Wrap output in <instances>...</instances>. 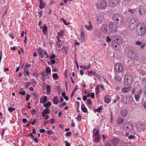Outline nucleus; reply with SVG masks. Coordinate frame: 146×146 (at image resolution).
I'll list each match as a JSON object with an SVG mask.
<instances>
[{
  "mask_svg": "<svg viewBox=\"0 0 146 146\" xmlns=\"http://www.w3.org/2000/svg\"><path fill=\"white\" fill-rule=\"evenodd\" d=\"M90 97L92 98H94L95 97V94L93 93H92L90 95Z\"/></svg>",
  "mask_w": 146,
  "mask_h": 146,
  "instance_id": "052dcab7",
  "label": "nucleus"
},
{
  "mask_svg": "<svg viewBox=\"0 0 146 146\" xmlns=\"http://www.w3.org/2000/svg\"><path fill=\"white\" fill-rule=\"evenodd\" d=\"M45 131V130L44 129H41L39 130V131L42 133H44Z\"/></svg>",
  "mask_w": 146,
  "mask_h": 146,
  "instance_id": "338daca9",
  "label": "nucleus"
},
{
  "mask_svg": "<svg viewBox=\"0 0 146 146\" xmlns=\"http://www.w3.org/2000/svg\"><path fill=\"white\" fill-rule=\"evenodd\" d=\"M38 53L39 54V56L42 58L44 56V50L42 48L39 47L37 49Z\"/></svg>",
  "mask_w": 146,
  "mask_h": 146,
  "instance_id": "4468645a",
  "label": "nucleus"
},
{
  "mask_svg": "<svg viewBox=\"0 0 146 146\" xmlns=\"http://www.w3.org/2000/svg\"><path fill=\"white\" fill-rule=\"evenodd\" d=\"M52 77L54 78L56 80H57L58 78V76L56 74H54L52 75Z\"/></svg>",
  "mask_w": 146,
  "mask_h": 146,
  "instance_id": "c03bdc74",
  "label": "nucleus"
},
{
  "mask_svg": "<svg viewBox=\"0 0 146 146\" xmlns=\"http://www.w3.org/2000/svg\"><path fill=\"white\" fill-rule=\"evenodd\" d=\"M102 29L104 32L107 33L108 31V26L106 24H103L102 25Z\"/></svg>",
  "mask_w": 146,
  "mask_h": 146,
  "instance_id": "b1692460",
  "label": "nucleus"
},
{
  "mask_svg": "<svg viewBox=\"0 0 146 146\" xmlns=\"http://www.w3.org/2000/svg\"><path fill=\"white\" fill-rule=\"evenodd\" d=\"M107 41L108 42H109L111 41V39L108 36H106Z\"/></svg>",
  "mask_w": 146,
  "mask_h": 146,
  "instance_id": "6e6d98bb",
  "label": "nucleus"
},
{
  "mask_svg": "<svg viewBox=\"0 0 146 146\" xmlns=\"http://www.w3.org/2000/svg\"><path fill=\"white\" fill-rule=\"evenodd\" d=\"M123 79L125 85L127 86L130 84L132 83L133 78L131 75L126 74L125 75Z\"/></svg>",
  "mask_w": 146,
  "mask_h": 146,
  "instance_id": "20e7f679",
  "label": "nucleus"
},
{
  "mask_svg": "<svg viewBox=\"0 0 146 146\" xmlns=\"http://www.w3.org/2000/svg\"><path fill=\"white\" fill-rule=\"evenodd\" d=\"M135 138V136L132 135H130L129 136H128V138L129 139H131L133 138Z\"/></svg>",
  "mask_w": 146,
  "mask_h": 146,
  "instance_id": "13d9d810",
  "label": "nucleus"
},
{
  "mask_svg": "<svg viewBox=\"0 0 146 146\" xmlns=\"http://www.w3.org/2000/svg\"><path fill=\"white\" fill-rule=\"evenodd\" d=\"M64 142L66 143V146H70V143L68 142L67 141H65Z\"/></svg>",
  "mask_w": 146,
  "mask_h": 146,
  "instance_id": "774afa93",
  "label": "nucleus"
},
{
  "mask_svg": "<svg viewBox=\"0 0 146 146\" xmlns=\"http://www.w3.org/2000/svg\"><path fill=\"white\" fill-rule=\"evenodd\" d=\"M64 31L63 30H61L58 33V35L57 37L59 38H62L64 35Z\"/></svg>",
  "mask_w": 146,
  "mask_h": 146,
  "instance_id": "c85d7f7f",
  "label": "nucleus"
},
{
  "mask_svg": "<svg viewBox=\"0 0 146 146\" xmlns=\"http://www.w3.org/2000/svg\"><path fill=\"white\" fill-rule=\"evenodd\" d=\"M47 31V27L46 26H44L42 29V32L44 35H46Z\"/></svg>",
  "mask_w": 146,
  "mask_h": 146,
  "instance_id": "2f4dec72",
  "label": "nucleus"
},
{
  "mask_svg": "<svg viewBox=\"0 0 146 146\" xmlns=\"http://www.w3.org/2000/svg\"><path fill=\"white\" fill-rule=\"evenodd\" d=\"M46 72L47 74H50L51 72V69L49 67H47L46 69Z\"/></svg>",
  "mask_w": 146,
  "mask_h": 146,
  "instance_id": "ea45409f",
  "label": "nucleus"
},
{
  "mask_svg": "<svg viewBox=\"0 0 146 146\" xmlns=\"http://www.w3.org/2000/svg\"><path fill=\"white\" fill-rule=\"evenodd\" d=\"M15 108L12 107H9L8 109V110L10 112H12L15 110Z\"/></svg>",
  "mask_w": 146,
  "mask_h": 146,
  "instance_id": "49530a36",
  "label": "nucleus"
},
{
  "mask_svg": "<svg viewBox=\"0 0 146 146\" xmlns=\"http://www.w3.org/2000/svg\"><path fill=\"white\" fill-rule=\"evenodd\" d=\"M81 34L80 35V38L82 41L84 40V37L85 36V33H84V30L82 29L81 30Z\"/></svg>",
  "mask_w": 146,
  "mask_h": 146,
  "instance_id": "5701e85b",
  "label": "nucleus"
},
{
  "mask_svg": "<svg viewBox=\"0 0 146 146\" xmlns=\"http://www.w3.org/2000/svg\"><path fill=\"white\" fill-rule=\"evenodd\" d=\"M141 74L144 76L145 74V72L144 70H141L140 72Z\"/></svg>",
  "mask_w": 146,
  "mask_h": 146,
  "instance_id": "680f3d73",
  "label": "nucleus"
},
{
  "mask_svg": "<svg viewBox=\"0 0 146 146\" xmlns=\"http://www.w3.org/2000/svg\"><path fill=\"white\" fill-rule=\"evenodd\" d=\"M142 44V42L139 41H138L135 42V44L136 45H140Z\"/></svg>",
  "mask_w": 146,
  "mask_h": 146,
  "instance_id": "5fc2aeb1",
  "label": "nucleus"
},
{
  "mask_svg": "<svg viewBox=\"0 0 146 146\" xmlns=\"http://www.w3.org/2000/svg\"><path fill=\"white\" fill-rule=\"evenodd\" d=\"M109 5L111 6L115 7L119 3L118 0H108Z\"/></svg>",
  "mask_w": 146,
  "mask_h": 146,
  "instance_id": "9b49d317",
  "label": "nucleus"
},
{
  "mask_svg": "<svg viewBox=\"0 0 146 146\" xmlns=\"http://www.w3.org/2000/svg\"><path fill=\"white\" fill-rule=\"evenodd\" d=\"M113 21L119 26L124 27L125 21L123 17L118 14H115L112 17Z\"/></svg>",
  "mask_w": 146,
  "mask_h": 146,
  "instance_id": "f257e3e1",
  "label": "nucleus"
},
{
  "mask_svg": "<svg viewBox=\"0 0 146 146\" xmlns=\"http://www.w3.org/2000/svg\"><path fill=\"white\" fill-rule=\"evenodd\" d=\"M58 41L56 42V43L58 48H60L62 45V43H60L61 42V40L58 37H57Z\"/></svg>",
  "mask_w": 146,
  "mask_h": 146,
  "instance_id": "393cba45",
  "label": "nucleus"
},
{
  "mask_svg": "<svg viewBox=\"0 0 146 146\" xmlns=\"http://www.w3.org/2000/svg\"><path fill=\"white\" fill-rule=\"evenodd\" d=\"M109 30L112 33H114L116 32L117 30V25L113 22H110L109 24Z\"/></svg>",
  "mask_w": 146,
  "mask_h": 146,
  "instance_id": "423d86ee",
  "label": "nucleus"
},
{
  "mask_svg": "<svg viewBox=\"0 0 146 146\" xmlns=\"http://www.w3.org/2000/svg\"><path fill=\"white\" fill-rule=\"evenodd\" d=\"M129 56L132 61H134L137 60V56L134 54V51H131L129 53Z\"/></svg>",
  "mask_w": 146,
  "mask_h": 146,
  "instance_id": "9d476101",
  "label": "nucleus"
},
{
  "mask_svg": "<svg viewBox=\"0 0 146 146\" xmlns=\"http://www.w3.org/2000/svg\"><path fill=\"white\" fill-rule=\"evenodd\" d=\"M102 106H100L97 109H95L94 111L96 113V112H101V110L102 109Z\"/></svg>",
  "mask_w": 146,
  "mask_h": 146,
  "instance_id": "7c9ffc66",
  "label": "nucleus"
},
{
  "mask_svg": "<svg viewBox=\"0 0 146 146\" xmlns=\"http://www.w3.org/2000/svg\"><path fill=\"white\" fill-rule=\"evenodd\" d=\"M104 101L106 103H108L111 101V98L109 96H105L104 97Z\"/></svg>",
  "mask_w": 146,
  "mask_h": 146,
  "instance_id": "a878e982",
  "label": "nucleus"
},
{
  "mask_svg": "<svg viewBox=\"0 0 146 146\" xmlns=\"http://www.w3.org/2000/svg\"><path fill=\"white\" fill-rule=\"evenodd\" d=\"M55 120L54 118H51L49 122L51 124H53L55 123Z\"/></svg>",
  "mask_w": 146,
  "mask_h": 146,
  "instance_id": "3c124183",
  "label": "nucleus"
},
{
  "mask_svg": "<svg viewBox=\"0 0 146 146\" xmlns=\"http://www.w3.org/2000/svg\"><path fill=\"white\" fill-rule=\"evenodd\" d=\"M111 143L114 145L118 144L119 142V140L117 138H114L112 139L111 141Z\"/></svg>",
  "mask_w": 146,
  "mask_h": 146,
  "instance_id": "f3484780",
  "label": "nucleus"
},
{
  "mask_svg": "<svg viewBox=\"0 0 146 146\" xmlns=\"http://www.w3.org/2000/svg\"><path fill=\"white\" fill-rule=\"evenodd\" d=\"M121 77L120 76L116 75L115 76V80L117 81H119L121 80Z\"/></svg>",
  "mask_w": 146,
  "mask_h": 146,
  "instance_id": "c9c22d12",
  "label": "nucleus"
},
{
  "mask_svg": "<svg viewBox=\"0 0 146 146\" xmlns=\"http://www.w3.org/2000/svg\"><path fill=\"white\" fill-rule=\"evenodd\" d=\"M137 19L135 18L131 19L129 21V27L133 28L135 26H138L137 24Z\"/></svg>",
  "mask_w": 146,
  "mask_h": 146,
  "instance_id": "0eeeda50",
  "label": "nucleus"
},
{
  "mask_svg": "<svg viewBox=\"0 0 146 146\" xmlns=\"http://www.w3.org/2000/svg\"><path fill=\"white\" fill-rule=\"evenodd\" d=\"M49 113V109L46 108L43 111L42 113V116L43 117H44L46 114H48Z\"/></svg>",
  "mask_w": 146,
  "mask_h": 146,
  "instance_id": "412c9836",
  "label": "nucleus"
},
{
  "mask_svg": "<svg viewBox=\"0 0 146 146\" xmlns=\"http://www.w3.org/2000/svg\"><path fill=\"white\" fill-rule=\"evenodd\" d=\"M51 103L50 102L48 101V102L44 104V106L46 108L49 107V106H51Z\"/></svg>",
  "mask_w": 146,
  "mask_h": 146,
  "instance_id": "72a5a7b5",
  "label": "nucleus"
},
{
  "mask_svg": "<svg viewBox=\"0 0 146 146\" xmlns=\"http://www.w3.org/2000/svg\"><path fill=\"white\" fill-rule=\"evenodd\" d=\"M136 11V9H131L129 8L128 9V11L131 14L134 13Z\"/></svg>",
  "mask_w": 146,
  "mask_h": 146,
  "instance_id": "4c0bfd02",
  "label": "nucleus"
},
{
  "mask_svg": "<svg viewBox=\"0 0 146 146\" xmlns=\"http://www.w3.org/2000/svg\"><path fill=\"white\" fill-rule=\"evenodd\" d=\"M41 79L42 80L44 81L46 80V75L45 74L44 72V71H42V73H41Z\"/></svg>",
  "mask_w": 146,
  "mask_h": 146,
  "instance_id": "c756f323",
  "label": "nucleus"
},
{
  "mask_svg": "<svg viewBox=\"0 0 146 146\" xmlns=\"http://www.w3.org/2000/svg\"><path fill=\"white\" fill-rule=\"evenodd\" d=\"M24 74L25 76L28 75L29 74V72L27 70H25L24 72Z\"/></svg>",
  "mask_w": 146,
  "mask_h": 146,
  "instance_id": "8fccbe9b",
  "label": "nucleus"
},
{
  "mask_svg": "<svg viewBox=\"0 0 146 146\" xmlns=\"http://www.w3.org/2000/svg\"><path fill=\"white\" fill-rule=\"evenodd\" d=\"M81 110L84 113H86L87 111V109L86 107H82Z\"/></svg>",
  "mask_w": 146,
  "mask_h": 146,
  "instance_id": "37998d69",
  "label": "nucleus"
},
{
  "mask_svg": "<svg viewBox=\"0 0 146 146\" xmlns=\"http://www.w3.org/2000/svg\"><path fill=\"white\" fill-rule=\"evenodd\" d=\"M31 67V64H29L28 63H27L26 64L24 68V70H27L28 68H30Z\"/></svg>",
  "mask_w": 146,
  "mask_h": 146,
  "instance_id": "58836bf2",
  "label": "nucleus"
},
{
  "mask_svg": "<svg viewBox=\"0 0 146 146\" xmlns=\"http://www.w3.org/2000/svg\"><path fill=\"white\" fill-rule=\"evenodd\" d=\"M61 21H62L63 23H64V24L65 25H68V24H67L66 22V21L63 18H61Z\"/></svg>",
  "mask_w": 146,
  "mask_h": 146,
  "instance_id": "bf43d9fd",
  "label": "nucleus"
},
{
  "mask_svg": "<svg viewBox=\"0 0 146 146\" xmlns=\"http://www.w3.org/2000/svg\"><path fill=\"white\" fill-rule=\"evenodd\" d=\"M122 128L125 131L130 132L132 130L133 128L132 125L130 123L126 122L123 124Z\"/></svg>",
  "mask_w": 146,
  "mask_h": 146,
  "instance_id": "39448f33",
  "label": "nucleus"
},
{
  "mask_svg": "<svg viewBox=\"0 0 146 146\" xmlns=\"http://www.w3.org/2000/svg\"><path fill=\"white\" fill-rule=\"evenodd\" d=\"M72 133L70 131H68L66 133V135L67 136H70L71 135Z\"/></svg>",
  "mask_w": 146,
  "mask_h": 146,
  "instance_id": "69168bd1",
  "label": "nucleus"
},
{
  "mask_svg": "<svg viewBox=\"0 0 146 146\" xmlns=\"http://www.w3.org/2000/svg\"><path fill=\"white\" fill-rule=\"evenodd\" d=\"M125 103L127 104H130L133 101V98L129 96H126L125 98Z\"/></svg>",
  "mask_w": 146,
  "mask_h": 146,
  "instance_id": "f8f14e48",
  "label": "nucleus"
},
{
  "mask_svg": "<svg viewBox=\"0 0 146 146\" xmlns=\"http://www.w3.org/2000/svg\"><path fill=\"white\" fill-rule=\"evenodd\" d=\"M33 139H34V141L36 143H38V139L37 138L35 137Z\"/></svg>",
  "mask_w": 146,
  "mask_h": 146,
  "instance_id": "0e129e2a",
  "label": "nucleus"
},
{
  "mask_svg": "<svg viewBox=\"0 0 146 146\" xmlns=\"http://www.w3.org/2000/svg\"><path fill=\"white\" fill-rule=\"evenodd\" d=\"M54 103L55 105H57L58 102V100L56 97H54L53 99Z\"/></svg>",
  "mask_w": 146,
  "mask_h": 146,
  "instance_id": "473e14b6",
  "label": "nucleus"
},
{
  "mask_svg": "<svg viewBox=\"0 0 146 146\" xmlns=\"http://www.w3.org/2000/svg\"><path fill=\"white\" fill-rule=\"evenodd\" d=\"M46 90L47 93L46 94L47 95H49L50 93L51 90V86L49 85H48L46 86Z\"/></svg>",
  "mask_w": 146,
  "mask_h": 146,
  "instance_id": "bb28decb",
  "label": "nucleus"
},
{
  "mask_svg": "<svg viewBox=\"0 0 146 146\" xmlns=\"http://www.w3.org/2000/svg\"><path fill=\"white\" fill-rule=\"evenodd\" d=\"M25 93L26 92L25 91H20L19 92V94H20L22 95V96L25 95Z\"/></svg>",
  "mask_w": 146,
  "mask_h": 146,
  "instance_id": "864d4df0",
  "label": "nucleus"
},
{
  "mask_svg": "<svg viewBox=\"0 0 146 146\" xmlns=\"http://www.w3.org/2000/svg\"><path fill=\"white\" fill-rule=\"evenodd\" d=\"M127 111L126 109L122 110L120 112V115L123 117H125L127 115Z\"/></svg>",
  "mask_w": 146,
  "mask_h": 146,
  "instance_id": "2eb2a0df",
  "label": "nucleus"
},
{
  "mask_svg": "<svg viewBox=\"0 0 146 146\" xmlns=\"http://www.w3.org/2000/svg\"><path fill=\"white\" fill-rule=\"evenodd\" d=\"M26 109L25 108H23L21 110V111L23 115H26L27 114L26 112L25 111Z\"/></svg>",
  "mask_w": 146,
  "mask_h": 146,
  "instance_id": "79ce46f5",
  "label": "nucleus"
},
{
  "mask_svg": "<svg viewBox=\"0 0 146 146\" xmlns=\"http://www.w3.org/2000/svg\"><path fill=\"white\" fill-rule=\"evenodd\" d=\"M99 87H100L101 88L104 90L105 89V87L102 84H100L97 85L96 88V91L97 92H100V90Z\"/></svg>",
  "mask_w": 146,
  "mask_h": 146,
  "instance_id": "a211bd4d",
  "label": "nucleus"
},
{
  "mask_svg": "<svg viewBox=\"0 0 146 146\" xmlns=\"http://www.w3.org/2000/svg\"><path fill=\"white\" fill-rule=\"evenodd\" d=\"M96 4L97 7L100 8L105 7L107 5L106 3L103 0H99Z\"/></svg>",
  "mask_w": 146,
  "mask_h": 146,
  "instance_id": "1a4fd4ad",
  "label": "nucleus"
},
{
  "mask_svg": "<svg viewBox=\"0 0 146 146\" xmlns=\"http://www.w3.org/2000/svg\"><path fill=\"white\" fill-rule=\"evenodd\" d=\"M43 100L44 103H46L47 100V97L46 96H44L43 98Z\"/></svg>",
  "mask_w": 146,
  "mask_h": 146,
  "instance_id": "603ef678",
  "label": "nucleus"
},
{
  "mask_svg": "<svg viewBox=\"0 0 146 146\" xmlns=\"http://www.w3.org/2000/svg\"><path fill=\"white\" fill-rule=\"evenodd\" d=\"M117 44H112V46L113 48L115 50H117Z\"/></svg>",
  "mask_w": 146,
  "mask_h": 146,
  "instance_id": "a18cd8bd",
  "label": "nucleus"
},
{
  "mask_svg": "<svg viewBox=\"0 0 146 146\" xmlns=\"http://www.w3.org/2000/svg\"><path fill=\"white\" fill-rule=\"evenodd\" d=\"M30 97V96L29 94L27 95L26 97V101H28L29 99V98Z\"/></svg>",
  "mask_w": 146,
  "mask_h": 146,
  "instance_id": "4d7b16f0",
  "label": "nucleus"
},
{
  "mask_svg": "<svg viewBox=\"0 0 146 146\" xmlns=\"http://www.w3.org/2000/svg\"><path fill=\"white\" fill-rule=\"evenodd\" d=\"M105 146H111V143L109 142L105 143Z\"/></svg>",
  "mask_w": 146,
  "mask_h": 146,
  "instance_id": "e2e57ef3",
  "label": "nucleus"
},
{
  "mask_svg": "<svg viewBox=\"0 0 146 146\" xmlns=\"http://www.w3.org/2000/svg\"><path fill=\"white\" fill-rule=\"evenodd\" d=\"M31 84V83L30 82H25V86L27 88L30 86Z\"/></svg>",
  "mask_w": 146,
  "mask_h": 146,
  "instance_id": "a19ab883",
  "label": "nucleus"
},
{
  "mask_svg": "<svg viewBox=\"0 0 146 146\" xmlns=\"http://www.w3.org/2000/svg\"><path fill=\"white\" fill-rule=\"evenodd\" d=\"M39 4V8L40 9H43L46 7V5L45 4L44 2L42 0H40Z\"/></svg>",
  "mask_w": 146,
  "mask_h": 146,
  "instance_id": "6ab92c4d",
  "label": "nucleus"
},
{
  "mask_svg": "<svg viewBox=\"0 0 146 146\" xmlns=\"http://www.w3.org/2000/svg\"><path fill=\"white\" fill-rule=\"evenodd\" d=\"M115 69L117 72L120 73L123 71V68L121 63H117L115 64Z\"/></svg>",
  "mask_w": 146,
  "mask_h": 146,
  "instance_id": "6e6552de",
  "label": "nucleus"
},
{
  "mask_svg": "<svg viewBox=\"0 0 146 146\" xmlns=\"http://www.w3.org/2000/svg\"><path fill=\"white\" fill-rule=\"evenodd\" d=\"M36 111L35 109H33L32 110V111L31 112V113L32 115H35V114Z\"/></svg>",
  "mask_w": 146,
  "mask_h": 146,
  "instance_id": "09e8293b",
  "label": "nucleus"
},
{
  "mask_svg": "<svg viewBox=\"0 0 146 146\" xmlns=\"http://www.w3.org/2000/svg\"><path fill=\"white\" fill-rule=\"evenodd\" d=\"M136 28L137 29V33L141 36L144 35L146 33V28L145 25L142 23H140L138 24Z\"/></svg>",
  "mask_w": 146,
  "mask_h": 146,
  "instance_id": "f03ea898",
  "label": "nucleus"
},
{
  "mask_svg": "<svg viewBox=\"0 0 146 146\" xmlns=\"http://www.w3.org/2000/svg\"><path fill=\"white\" fill-rule=\"evenodd\" d=\"M124 121V120L123 119L120 117L117 119V123L118 125H121L123 122Z\"/></svg>",
  "mask_w": 146,
  "mask_h": 146,
  "instance_id": "cd10ccee",
  "label": "nucleus"
},
{
  "mask_svg": "<svg viewBox=\"0 0 146 146\" xmlns=\"http://www.w3.org/2000/svg\"><path fill=\"white\" fill-rule=\"evenodd\" d=\"M142 93V91L141 90H140L138 92H137L136 94L134 95V97L136 100H137L139 99L140 95Z\"/></svg>",
  "mask_w": 146,
  "mask_h": 146,
  "instance_id": "dca6fc26",
  "label": "nucleus"
},
{
  "mask_svg": "<svg viewBox=\"0 0 146 146\" xmlns=\"http://www.w3.org/2000/svg\"><path fill=\"white\" fill-rule=\"evenodd\" d=\"M87 101L88 104L90 105H91L92 104V100L91 99H88Z\"/></svg>",
  "mask_w": 146,
  "mask_h": 146,
  "instance_id": "de8ad7c7",
  "label": "nucleus"
},
{
  "mask_svg": "<svg viewBox=\"0 0 146 146\" xmlns=\"http://www.w3.org/2000/svg\"><path fill=\"white\" fill-rule=\"evenodd\" d=\"M139 13L141 15H143L145 14L146 11L145 8L143 6H141L139 8Z\"/></svg>",
  "mask_w": 146,
  "mask_h": 146,
  "instance_id": "ddd939ff",
  "label": "nucleus"
},
{
  "mask_svg": "<svg viewBox=\"0 0 146 146\" xmlns=\"http://www.w3.org/2000/svg\"><path fill=\"white\" fill-rule=\"evenodd\" d=\"M68 47L67 46H63L62 48L61 49L63 50L65 52V54H67L68 53Z\"/></svg>",
  "mask_w": 146,
  "mask_h": 146,
  "instance_id": "f704fd0d",
  "label": "nucleus"
},
{
  "mask_svg": "<svg viewBox=\"0 0 146 146\" xmlns=\"http://www.w3.org/2000/svg\"><path fill=\"white\" fill-rule=\"evenodd\" d=\"M89 74H93L94 76L96 77L98 79H100L101 78L100 76L98 74H97L95 72L92 71H90Z\"/></svg>",
  "mask_w": 146,
  "mask_h": 146,
  "instance_id": "aec40b11",
  "label": "nucleus"
},
{
  "mask_svg": "<svg viewBox=\"0 0 146 146\" xmlns=\"http://www.w3.org/2000/svg\"><path fill=\"white\" fill-rule=\"evenodd\" d=\"M90 24V25L89 27L87 26H85V27L86 29L88 30H91L93 28V27L92 26V25L90 24V22L89 23Z\"/></svg>",
  "mask_w": 146,
  "mask_h": 146,
  "instance_id": "e433bc0d",
  "label": "nucleus"
},
{
  "mask_svg": "<svg viewBox=\"0 0 146 146\" xmlns=\"http://www.w3.org/2000/svg\"><path fill=\"white\" fill-rule=\"evenodd\" d=\"M131 88V86H129L127 88H123L121 89L122 92L126 93L128 92Z\"/></svg>",
  "mask_w": 146,
  "mask_h": 146,
  "instance_id": "4be33fe9",
  "label": "nucleus"
},
{
  "mask_svg": "<svg viewBox=\"0 0 146 146\" xmlns=\"http://www.w3.org/2000/svg\"><path fill=\"white\" fill-rule=\"evenodd\" d=\"M99 129L97 128H95L93 129V138L94 141L97 143L99 142L101 138V136L99 133Z\"/></svg>",
  "mask_w": 146,
  "mask_h": 146,
  "instance_id": "7ed1b4c3",
  "label": "nucleus"
}]
</instances>
